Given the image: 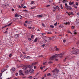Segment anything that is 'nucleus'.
Here are the masks:
<instances>
[{
	"mask_svg": "<svg viewBox=\"0 0 79 79\" xmlns=\"http://www.w3.org/2000/svg\"><path fill=\"white\" fill-rule=\"evenodd\" d=\"M41 56L43 57V56H42V55H40L38 56L39 57H41Z\"/></svg>",
	"mask_w": 79,
	"mask_h": 79,
	"instance_id": "obj_42",
	"label": "nucleus"
},
{
	"mask_svg": "<svg viewBox=\"0 0 79 79\" xmlns=\"http://www.w3.org/2000/svg\"><path fill=\"white\" fill-rule=\"evenodd\" d=\"M11 56H12V55H11V54H10V55H9V57H11Z\"/></svg>",
	"mask_w": 79,
	"mask_h": 79,
	"instance_id": "obj_54",
	"label": "nucleus"
},
{
	"mask_svg": "<svg viewBox=\"0 0 79 79\" xmlns=\"http://www.w3.org/2000/svg\"><path fill=\"white\" fill-rule=\"evenodd\" d=\"M3 6H5V7H6V8H7V7H8L9 5L8 4H6L5 5H3Z\"/></svg>",
	"mask_w": 79,
	"mask_h": 79,
	"instance_id": "obj_9",
	"label": "nucleus"
},
{
	"mask_svg": "<svg viewBox=\"0 0 79 79\" xmlns=\"http://www.w3.org/2000/svg\"><path fill=\"white\" fill-rule=\"evenodd\" d=\"M68 32H69V33H70V34H73L72 33L70 32V31H68Z\"/></svg>",
	"mask_w": 79,
	"mask_h": 79,
	"instance_id": "obj_52",
	"label": "nucleus"
},
{
	"mask_svg": "<svg viewBox=\"0 0 79 79\" xmlns=\"http://www.w3.org/2000/svg\"><path fill=\"white\" fill-rule=\"evenodd\" d=\"M42 26H43V27H45V25H44V23H42Z\"/></svg>",
	"mask_w": 79,
	"mask_h": 79,
	"instance_id": "obj_34",
	"label": "nucleus"
},
{
	"mask_svg": "<svg viewBox=\"0 0 79 79\" xmlns=\"http://www.w3.org/2000/svg\"><path fill=\"white\" fill-rule=\"evenodd\" d=\"M47 64V63L46 62H43V65H45V64Z\"/></svg>",
	"mask_w": 79,
	"mask_h": 79,
	"instance_id": "obj_15",
	"label": "nucleus"
},
{
	"mask_svg": "<svg viewBox=\"0 0 79 79\" xmlns=\"http://www.w3.org/2000/svg\"><path fill=\"white\" fill-rule=\"evenodd\" d=\"M32 66H33L34 65H35V64H36V63H32Z\"/></svg>",
	"mask_w": 79,
	"mask_h": 79,
	"instance_id": "obj_29",
	"label": "nucleus"
},
{
	"mask_svg": "<svg viewBox=\"0 0 79 79\" xmlns=\"http://www.w3.org/2000/svg\"><path fill=\"white\" fill-rule=\"evenodd\" d=\"M23 57H24V58H26V59H27V56L26 55H24L23 56Z\"/></svg>",
	"mask_w": 79,
	"mask_h": 79,
	"instance_id": "obj_17",
	"label": "nucleus"
},
{
	"mask_svg": "<svg viewBox=\"0 0 79 79\" xmlns=\"http://www.w3.org/2000/svg\"><path fill=\"white\" fill-rule=\"evenodd\" d=\"M28 28H29V29H32V27H29Z\"/></svg>",
	"mask_w": 79,
	"mask_h": 79,
	"instance_id": "obj_60",
	"label": "nucleus"
},
{
	"mask_svg": "<svg viewBox=\"0 0 79 79\" xmlns=\"http://www.w3.org/2000/svg\"><path fill=\"white\" fill-rule=\"evenodd\" d=\"M18 16V14H16L15 15V16L16 17H16Z\"/></svg>",
	"mask_w": 79,
	"mask_h": 79,
	"instance_id": "obj_37",
	"label": "nucleus"
},
{
	"mask_svg": "<svg viewBox=\"0 0 79 79\" xmlns=\"http://www.w3.org/2000/svg\"><path fill=\"white\" fill-rule=\"evenodd\" d=\"M11 70H12V71H13V72L16 70V69H15V68L13 67L12 68Z\"/></svg>",
	"mask_w": 79,
	"mask_h": 79,
	"instance_id": "obj_12",
	"label": "nucleus"
},
{
	"mask_svg": "<svg viewBox=\"0 0 79 79\" xmlns=\"http://www.w3.org/2000/svg\"><path fill=\"white\" fill-rule=\"evenodd\" d=\"M45 44H44L42 45V46L43 47H45Z\"/></svg>",
	"mask_w": 79,
	"mask_h": 79,
	"instance_id": "obj_59",
	"label": "nucleus"
},
{
	"mask_svg": "<svg viewBox=\"0 0 79 79\" xmlns=\"http://www.w3.org/2000/svg\"><path fill=\"white\" fill-rule=\"evenodd\" d=\"M63 1L62 2L63 3H64L65 2H68V1H67L66 0H63Z\"/></svg>",
	"mask_w": 79,
	"mask_h": 79,
	"instance_id": "obj_27",
	"label": "nucleus"
},
{
	"mask_svg": "<svg viewBox=\"0 0 79 79\" xmlns=\"http://www.w3.org/2000/svg\"><path fill=\"white\" fill-rule=\"evenodd\" d=\"M63 55H64V53H61L60 54H55L50 57V60H54V59H55V58H56L57 56H59L60 58H63Z\"/></svg>",
	"mask_w": 79,
	"mask_h": 79,
	"instance_id": "obj_1",
	"label": "nucleus"
},
{
	"mask_svg": "<svg viewBox=\"0 0 79 79\" xmlns=\"http://www.w3.org/2000/svg\"><path fill=\"white\" fill-rule=\"evenodd\" d=\"M36 68H37V66H35L34 67V69H35Z\"/></svg>",
	"mask_w": 79,
	"mask_h": 79,
	"instance_id": "obj_58",
	"label": "nucleus"
},
{
	"mask_svg": "<svg viewBox=\"0 0 79 79\" xmlns=\"http://www.w3.org/2000/svg\"><path fill=\"white\" fill-rule=\"evenodd\" d=\"M15 79H19V78H15Z\"/></svg>",
	"mask_w": 79,
	"mask_h": 79,
	"instance_id": "obj_64",
	"label": "nucleus"
},
{
	"mask_svg": "<svg viewBox=\"0 0 79 79\" xmlns=\"http://www.w3.org/2000/svg\"><path fill=\"white\" fill-rule=\"evenodd\" d=\"M28 58L30 59V58H31V57L29 56H27V59H28Z\"/></svg>",
	"mask_w": 79,
	"mask_h": 79,
	"instance_id": "obj_38",
	"label": "nucleus"
},
{
	"mask_svg": "<svg viewBox=\"0 0 79 79\" xmlns=\"http://www.w3.org/2000/svg\"><path fill=\"white\" fill-rule=\"evenodd\" d=\"M31 39H33V38H34V35H32L31 36Z\"/></svg>",
	"mask_w": 79,
	"mask_h": 79,
	"instance_id": "obj_47",
	"label": "nucleus"
},
{
	"mask_svg": "<svg viewBox=\"0 0 79 79\" xmlns=\"http://www.w3.org/2000/svg\"><path fill=\"white\" fill-rule=\"evenodd\" d=\"M15 75H16V76H18V73H15Z\"/></svg>",
	"mask_w": 79,
	"mask_h": 79,
	"instance_id": "obj_51",
	"label": "nucleus"
},
{
	"mask_svg": "<svg viewBox=\"0 0 79 79\" xmlns=\"http://www.w3.org/2000/svg\"><path fill=\"white\" fill-rule=\"evenodd\" d=\"M54 26H57V23H56L55 24H54Z\"/></svg>",
	"mask_w": 79,
	"mask_h": 79,
	"instance_id": "obj_40",
	"label": "nucleus"
},
{
	"mask_svg": "<svg viewBox=\"0 0 79 79\" xmlns=\"http://www.w3.org/2000/svg\"><path fill=\"white\" fill-rule=\"evenodd\" d=\"M49 2H53V0H49Z\"/></svg>",
	"mask_w": 79,
	"mask_h": 79,
	"instance_id": "obj_46",
	"label": "nucleus"
},
{
	"mask_svg": "<svg viewBox=\"0 0 79 79\" xmlns=\"http://www.w3.org/2000/svg\"><path fill=\"white\" fill-rule=\"evenodd\" d=\"M47 76H51V74H50V73H49L47 75Z\"/></svg>",
	"mask_w": 79,
	"mask_h": 79,
	"instance_id": "obj_20",
	"label": "nucleus"
},
{
	"mask_svg": "<svg viewBox=\"0 0 79 79\" xmlns=\"http://www.w3.org/2000/svg\"><path fill=\"white\" fill-rule=\"evenodd\" d=\"M19 75H20V76H23L24 74L22 73H19Z\"/></svg>",
	"mask_w": 79,
	"mask_h": 79,
	"instance_id": "obj_26",
	"label": "nucleus"
},
{
	"mask_svg": "<svg viewBox=\"0 0 79 79\" xmlns=\"http://www.w3.org/2000/svg\"><path fill=\"white\" fill-rule=\"evenodd\" d=\"M23 55H22V54H21V55H20V57H23Z\"/></svg>",
	"mask_w": 79,
	"mask_h": 79,
	"instance_id": "obj_57",
	"label": "nucleus"
},
{
	"mask_svg": "<svg viewBox=\"0 0 79 79\" xmlns=\"http://www.w3.org/2000/svg\"><path fill=\"white\" fill-rule=\"evenodd\" d=\"M76 5H77V6H78V5H79V4H78L77 2H76Z\"/></svg>",
	"mask_w": 79,
	"mask_h": 79,
	"instance_id": "obj_44",
	"label": "nucleus"
},
{
	"mask_svg": "<svg viewBox=\"0 0 79 79\" xmlns=\"http://www.w3.org/2000/svg\"><path fill=\"white\" fill-rule=\"evenodd\" d=\"M56 73H59V70L56 69Z\"/></svg>",
	"mask_w": 79,
	"mask_h": 79,
	"instance_id": "obj_25",
	"label": "nucleus"
},
{
	"mask_svg": "<svg viewBox=\"0 0 79 79\" xmlns=\"http://www.w3.org/2000/svg\"><path fill=\"white\" fill-rule=\"evenodd\" d=\"M72 29H74V26H72Z\"/></svg>",
	"mask_w": 79,
	"mask_h": 79,
	"instance_id": "obj_36",
	"label": "nucleus"
},
{
	"mask_svg": "<svg viewBox=\"0 0 79 79\" xmlns=\"http://www.w3.org/2000/svg\"><path fill=\"white\" fill-rule=\"evenodd\" d=\"M28 40H29V41L31 40V38H28Z\"/></svg>",
	"mask_w": 79,
	"mask_h": 79,
	"instance_id": "obj_49",
	"label": "nucleus"
},
{
	"mask_svg": "<svg viewBox=\"0 0 79 79\" xmlns=\"http://www.w3.org/2000/svg\"><path fill=\"white\" fill-rule=\"evenodd\" d=\"M73 6L74 7V8H77V6H76V4H73Z\"/></svg>",
	"mask_w": 79,
	"mask_h": 79,
	"instance_id": "obj_23",
	"label": "nucleus"
},
{
	"mask_svg": "<svg viewBox=\"0 0 79 79\" xmlns=\"http://www.w3.org/2000/svg\"><path fill=\"white\" fill-rule=\"evenodd\" d=\"M69 5H72V4H74V2H69Z\"/></svg>",
	"mask_w": 79,
	"mask_h": 79,
	"instance_id": "obj_10",
	"label": "nucleus"
},
{
	"mask_svg": "<svg viewBox=\"0 0 79 79\" xmlns=\"http://www.w3.org/2000/svg\"><path fill=\"white\" fill-rule=\"evenodd\" d=\"M23 54H24V55H26V52H23Z\"/></svg>",
	"mask_w": 79,
	"mask_h": 79,
	"instance_id": "obj_55",
	"label": "nucleus"
},
{
	"mask_svg": "<svg viewBox=\"0 0 79 79\" xmlns=\"http://www.w3.org/2000/svg\"><path fill=\"white\" fill-rule=\"evenodd\" d=\"M79 51L78 50H75L72 52V53L73 54H75V55H77L79 54Z\"/></svg>",
	"mask_w": 79,
	"mask_h": 79,
	"instance_id": "obj_2",
	"label": "nucleus"
},
{
	"mask_svg": "<svg viewBox=\"0 0 79 79\" xmlns=\"http://www.w3.org/2000/svg\"><path fill=\"white\" fill-rule=\"evenodd\" d=\"M61 28H63V27H64V26L63 25H61Z\"/></svg>",
	"mask_w": 79,
	"mask_h": 79,
	"instance_id": "obj_56",
	"label": "nucleus"
},
{
	"mask_svg": "<svg viewBox=\"0 0 79 79\" xmlns=\"http://www.w3.org/2000/svg\"><path fill=\"white\" fill-rule=\"evenodd\" d=\"M2 76V73H0V77H1Z\"/></svg>",
	"mask_w": 79,
	"mask_h": 79,
	"instance_id": "obj_43",
	"label": "nucleus"
},
{
	"mask_svg": "<svg viewBox=\"0 0 79 79\" xmlns=\"http://www.w3.org/2000/svg\"><path fill=\"white\" fill-rule=\"evenodd\" d=\"M77 23H79V20H77Z\"/></svg>",
	"mask_w": 79,
	"mask_h": 79,
	"instance_id": "obj_50",
	"label": "nucleus"
},
{
	"mask_svg": "<svg viewBox=\"0 0 79 79\" xmlns=\"http://www.w3.org/2000/svg\"><path fill=\"white\" fill-rule=\"evenodd\" d=\"M19 73H22V70H20V71H19Z\"/></svg>",
	"mask_w": 79,
	"mask_h": 79,
	"instance_id": "obj_53",
	"label": "nucleus"
},
{
	"mask_svg": "<svg viewBox=\"0 0 79 79\" xmlns=\"http://www.w3.org/2000/svg\"><path fill=\"white\" fill-rule=\"evenodd\" d=\"M38 18H42V16L41 15H38Z\"/></svg>",
	"mask_w": 79,
	"mask_h": 79,
	"instance_id": "obj_16",
	"label": "nucleus"
},
{
	"mask_svg": "<svg viewBox=\"0 0 79 79\" xmlns=\"http://www.w3.org/2000/svg\"><path fill=\"white\" fill-rule=\"evenodd\" d=\"M56 51H59V49H58V48H56Z\"/></svg>",
	"mask_w": 79,
	"mask_h": 79,
	"instance_id": "obj_41",
	"label": "nucleus"
},
{
	"mask_svg": "<svg viewBox=\"0 0 79 79\" xmlns=\"http://www.w3.org/2000/svg\"><path fill=\"white\" fill-rule=\"evenodd\" d=\"M21 6H22V7L23 6H24L23 4H21Z\"/></svg>",
	"mask_w": 79,
	"mask_h": 79,
	"instance_id": "obj_62",
	"label": "nucleus"
},
{
	"mask_svg": "<svg viewBox=\"0 0 79 79\" xmlns=\"http://www.w3.org/2000/svg\"><path fill=\"white\" fill-rule=\"evenodd\" d=\"M38 39H37V38H36L35 40L34 41V42H37V41Z\"/></svg>",
	"mask_w": 79,
	"mask_h": 79,
	"instance_id": "obj_18",
	"label": "nucleus"
},
{
	"mask_svg": "<svg viewBox=\"0 0 79 79\" xmlns=\"http://www.w3.org/2000/svg\"><path fill=\"white\" fill-rule=\"evenodd\" d=\"M63 41L64 42V43H65V42H66V40H63Z\"/></svg>",
	"mask_w": 79,
	"mask_h": 79,
	"instance_id": "obj_48",
	"label": "nucleus"
},
{
	"mask_svg": "<svg viewBox=\"0 0 79 79\" xmlns=\"http://www.w3.org/2000/svg\"><path fill=\"white\" fill-rule=\"evenodd\" d=\"M11 24H12V23H10L9 24L6 25H5V26L2 27V29H3V28H4V27H7V26H11Z\"/></svg>",
	"mask_w": 79,
	"mask_h": 79,
	"instance_id": "obj_5",
	"label": "nucleus"
},
{
	"mask_svg": "<svg viewBox=\"0 0 79 79\" xmlns=\"http://www.w3.org/2000/svg\"><path fill=\"white\" fill-rule=\"evenodd\" d=\"M50 27H52V28H54V27H55L53 25H50Z\"/></svg>",
	"mask_w": 79,
	"mask_h": 79,
	"instance_id": "obj_28",
	"label": "nucleus"
},
{
	"mask_svg": "<svg viewBox=\"0 0 79 79\" xmlns=\"http://www.w3.org/2000/svg\"><path fill=\"white\" fill-rule=\"evenodd\" d=\"M60 8H61V9L62 10V9H63V6H62V4H61L60 5Z\"/></svg>",
	"mask_w": 79,
	"mask_h": 79,
	"instance_id": "obj_22",
	"label": "nucleus"
},
{
	"mask_svg": "<svg viewBox=\"0 0 79 79\" xmlns=\"http://www.w3.org/2000/svg\"><path fill=\"white\" fill-rule=\"evenodd\" d=\"M31 4H33V3H34V2L33 1H31Z\"/></svg>",
	"mask_w": 79,
	"mask_h": 79,
	"instance_id": "obj_45",
	"label": "nucleus"
},
{
	"mask_svg": "<svg viewBox=\"0 0 79 79\" xmlns=\"http://www.w3.org/2000/svg\"><path fill=\"white\" fill-rule=\"evenodd\" d=\"M29 71L28 70H26L25 71V73L26 74H28Z\"/></svg>",
	"mask_w": 79,
	"mask_h": 79,
	"instance_id": "obj_11",
	"label": "nucleus"
},
{
	"mask_svg": "<svg viewBox=\"0 0 79 79\" xmlns=\"http://www.w3.org/2000/svg\"><path fill=\"white\" fill-rule=\"evenodd\" d=\"M21 18H22V16L20 15H18L16 17V19H21Z\"/></svg>",
	"mask_w": 79,
	"mask_h": 79,
	"instance_id": "obj_3",
	"label": "nucleus"
},
{
	"mask_svg": "<svg viewBox=\"0 0 79 79\" xmlns=\"http://www.w3.org/2000/svg\"><path fill=\"white\" fill-rule=\"evenodd\" d=\"M52 73H55L56 72V69H54L52 71Z\"/></svg>",
	"mask_w": 79,
	"mask_h": 79,
	"instance_id": "obj_14",
	"label": "nucleus"
},
{
	"mask_svg": "<svg viewBox=\"0 0 79 79\" xmlns=\"http://www.w3.org/2000/svg\"><path fill=\"white\" fill-rule=\"evenodd\" d=\"M49 38L50 40H52V37H50Z\"/></svg>",
	"mask_w": 79,
	"mask_h": 79,
	"instance_id": "obj_63",
	"label": "nucleus"
},
{
	"mask_svg": "<svg viewBox=\"0 0 79 79\" xmlns=\"http://www.w3.org/2000/svg\"><path fill=\"white\" fill-rule=\"evenodd\" d=\"M18 8H23V6H20V5H18Z\"/></svg>",
	"mask_w": 79,
	"mask_h": 79,
	"instance_id": "obj_19",
	"label": "nucleus"
},
{
	"mask_svg": "<svg viewBox=\"0 0 79 79\" xmlns=\"http://www.w3.org/2000/svg\"><path fill=\"white\" fill-rule=\"evenodd\" d=\"M53 77H58V74L55 73L53 74Z\"/></svg>",
	"mask_w": 79,
	"mask_h": 79,
	"instance_id": "obj_4",
	"label": "nucleus"
},
{
	"mask_svg": "<svg viewBox=\"0 0 79 79\" xmlns=\"http://www.w3.org/2000/svg\"><path fill=\"white\" fill-rule=\"evenodd\" d=\"M66 8H67V10L69 9H70V10H72V8H71V6H66Z\"/></svg>",
	"mask_w": 79,
	"mask_h": 79,
	"instance_id": "obj_8",
	"label": "nucleus"
},
{
	"mask_svg": "<svg viewBox=\"0 0 79 79\" xmlns=\"http://www.w3.org/2000/svg\"><path fill=\"white\" fill-rule=\"evenodd\" d=\"M30 73L31 74H32V73H34V70L32 69H31L29 71Z\"/></svg>",
	"mask_w": 79,
	"mask_h": 79,
	"instance_id": "obj_6",
	"label": "nucleus"
},
{
	"mask_svg": "<svg viewBox=\"0 0 79 79\" xmlns=\"http://www.w3.org/2000/svg\"><path fill=\"white\" fill-rule=\"evenodd\" d=\"M28 78L29 79H32V76H30Z\"/></svg>",
	"mask_w": 79,
	"mask_h": 79,
	"instance_id": "obj_30",
	"label": "nucleus"
},
{
	"mask_svg": "<svg viewBox=\"0 0 79 79\" xmlns=\"http://www.w3.org/2000/svg\"><path fill=\"white\" fill-rule=\"evenodd\" d=\"M28 67L29 69H31V68H32V66L30 65H29Z\"/></svg>",
	"mask_w": 79,
	"mask_h": 79,
	"instance_id": "obj_13",
	"label": "nucleus"
},
{
	"mask_svg": "<svg viewBox=\"0 0 79 79\" xmlns=\"http://www.w3.org/2000/svg\"><path fill=\"white\" fill-rule=\"evenodd\" d=\"M22 69H24V70H26V69H27V67L26 66V65H23L22 67Z\"/></svg>",
	"mask_w": 79,
	"mask_h": 79,
	"instance_id": "obj_7",
	"label": "nucleus"
},
{
	"mask_svg": "<svg viewBox=\"0 0 79 79\" xmlns=\"http://www.w3.org/2000/svg\"><path fill=\"white\" fill-rule=\"evenodd\" d=\"M24 25L26 27H27V25H26V23H24Z\"/></svg>",
	"mask_w": 79,
	"mask_h": 79,
	"instance_id": "obj_39",
	"label": "nucleus"
},
{
	"mask_svg": "<svg viewBox=\"0 0 79 79\" xmlns=\"http://www.w3.org/2000/svg\"><path fill=\"white\" fill-rule=\"evenodd\" d=\"M4 34H8V31H5L4 32Z\"/></svg>",
	"mask_w": 79,
	"mask_h": 79,
	"instance_id": "obj_33",
	"label": "nucleus"
},
{
	"mask_svg": "<svg viewBox=\"0 0 79 79\" xmlns=\"http://www.w3.org/2000/svg\"><path fill=\"white\" fill-rule=\"evenodd\" d=\"M63 61H64V62L65 61H66V58H65V59H64L63 60Z\"/></svg>",
	"mask_w": 79,
	"mask_h": 79,
	"instance_id": "obj_35",
	"label": "nucleus"
},
{
	"mask_svg": "<svg viewBox=\"0 0 79 79\" xmlns=\"http://www.w3.org/2000/svg\"><path fill=\"white\" fill-rule=\"evenodd\" d=\"M4 71H5V69H3L2 70L1 72L3 73Z\"/></svg>",
	"mask_w": 79,
	"mask_h": 79,
	"instance_id": "obj_24",
	"label": "nucleus"
},
{
	"mask_svg": "<svg viewBox=\"0 0 79 79\" xmlns=\"http://www.w3.org/2000/svg\"><path fill=\"white\" fill-rule=\"evenodd\" d=\"M70 24V23L69 22H67L65 23V25H67V24H68L69 25V24Z\"/></svg>",
	"mask_w": 79,
	"mask_h": 79,
	"instance_id": "obj_21",
	"label": "nucleus"
},
{
	"mask_svg": "<svg viewBox=\"0 0 79 79\" xmlns=\"http://www.w3.org/2000/svg\"><path fill=\"white\" fill-rule=\"evenodd\" d=\"M25 23H28V21L27 20V21H26Z\"/></svg>",
	"mask_w": 79,
	"mask_h": 79,
	"instance_id": "obj_61",
	"label": "nucleus"
},
{
	"mask_svg": "<svg viewBox=\"0 0 79 79\" xmlns=\"http://www.w3.org/2000/svg\"><path fill=\"white\" fill-rule=\"evenodd\" d=\"M35 8V7H31V10H33V9H34Z\"/></svg>",
	"mask_w": 79,
	"mask_h": 79,
	"instance_id": "obj_32",
	"label": "nucleus"
},
{
	"mask_svg": "<svg viewBox=\"0 0 79 79\" xmlns=\"http://www.w3.org/2000/svg\"><path fill=\"white\" fill-rule=\"evenodd\" d=\"M56 8H57V9H58V10H60V8L58 6H56Z\"/></svg>",
	"mask_w": 79,
	"mask_h": 79,
	"instance_id": "obj_31",
	"label": "nucleus"
}]
</instances>
